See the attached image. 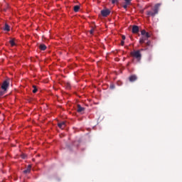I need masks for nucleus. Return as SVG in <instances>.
<instances>
[{
	"label": "nucleus",
	"instance_id": "nucleus-17",
	"mask_svg": "<svg viewBox=\"0 0 182 182\" xmlns=\"http://www.w3.org/2000/svg\"><path fill=\"white\" fill-rule=\"evenodd\" d=\"M23 173H24V174H28V173H31V170L28 169V168H27V169L23 171Z\"/></svg>",
	"mask_w": 182,
	"mask_h": 182
},
{
	"label": "nucleus",
	"instance_id": "nucleus-29",
	"mask_svg": "<svg viewBox=\"0 0 182 182\" xmlns=\"http://www.w3.org/2000/svg\"><path fill=\"white\" fill-rule=\"evenodd\" d=\"M140 50V53L142 52V50H144L143 48L140 49V50Z\"/></svg>",
	"mask_w": 182,
	"mask_h": 182
},
{
	"label": "nucleus",
	"instance_id": "nucleus-23",
	"mask_svg": "<svg viewBox=\"0 0 182 182\" xmlns=\"http://www.w3.org/2000/svg\"><path fill=\"white\" fill-rule=\"evenodd\" d=\"M66 87H67V89H70V83L68 82L66 84Z\"/></svg>",
	"mask_w": 182,
	"mask_h": 182
},
{
	"label": "nucleus",
	"instance_id": "nucleus-3",
	"mask_svg": "<svg viewBox=\"0 0 182 182\" xmlns=\"http://www.w3.org/2000/svg\"><path fill=\"white\" fill-rule=\"evenodd\" d=\"M8 87H9V80H6L1 85V89L2 90H4V92H6V90H8Z\"/></svg>",
	"mask_w": 182,
	"mask_h": 182
},
{
	"label": "nucleus",
	"instance_id": "nucleus-6",
	"mask_svg": "<svg viewBox=\"0 0 182 182\" xmlns=\"http://www.w3.org/2000/svg\"><path fill=\"white\" fill-rule=\"evenodd\" d=\"M129 82H136V80H137V75H132L129 76Z\"/></svg>",
	"mask_w": 182,
	"mask_h": 182
},
{
	"label": "nucleus",
	"instance_id": "nucleus-15",
	"mask_svg": "<svg viewBox=\"0 0 182 182\" xmlns=\"http://www.w3.org/2000/svg\"><path fill=\"white\" fill-rule=\"evenodd\" d=\"M9 43L11 44V46H15V41L14 40H11L9 41Z\"/></svg>",
	"mask_w": 182,
	"mask_h": 182
},
{
	"label": "nucleus",
	"instance_id": "nucleus-7",
	"mask_svg": "<svg viewBox=\"0 0 182 182\" xmlns=\"http://www.w3.org/2000/svg\"><path fill=\"white\" fill-rule=\"evenodd\" d=\"M77 112L78 113H82V112H85V107H82L80 106V105H77Z\"/></svg>",
	"mask_w": 182,
	"mask_h": 182
},
{
	"label": "nucleus",
	"instance_id": "nucleus-10",
	"mask_svg": "<svg viewBox=\"0 0 182 182\" xmlns=\"http://www.w3.org/2000/svg\"><path fill=\"white\" fill-rule=\"evenodd\" d=\"M3 30L6 31V32H9L11 31V27L8 23H5L4 26L3 27Z\"/></svg>",
	"mask_w": 182,
	"mask_h": 182
},
{
	"label": "nucleus",
	"instance_id": "nucleus-19",
	"mask_svg": "<svg viewBox=\"0 0 182 182\" xmlns=\"http://www.w3.org/2000/svg\"><path fill=\"white\" fill-rule=\"evenodd\" d=\"M130 4H127V3H125L124 5L123 6L124 9H127V6H129Z\"/></svg>",
	"mask_w": 182,
	"mask_h": 182
},
{
	"label": "nucleus",
	"instance_id": "nucleus-4",
	"mask_svg": "<svg viewBox=\"0 0 182 182\" xmlns=\"http://www.w3.org/2000/svg\"><path fill=\"white\" fill-rule=\"evenodd\" d=\"M150 36V34H146V36H141V37L139 38V43L143 45V43H144V42H146V41H147Z\"/></svg>",
	"mask_w": 182,
	"mask_h": 182
},
{
	"label": "nucleus",
	"instance_id": "nucleus-28",
	"mask_svg": "<svg viewBox=\"0 0 182 182\" xmlns=\"http://www.w3.org/2000/svg\"><path fill=\"white\" fill-rule=\"evenodd\" d=\"M27 168H28V169H29V170H30V171H31V169L32 168V166L28 165Z\"/></svg>",
	"mask_w": 182,
	"mask_h": 182
},
{
	"label": "nucleus",
	"instance_id": "nucleus-27",
	"mask_svg": "<svg viewBox=\"0 0 182 182\" xmlns=\"http://www.w3.org/2000/svg\"><path fill=\"white\" fill-rule=\"evenodd\" d=\"M121 45H122V46H124V41L122 40V41H121Z\"/></svg>",
	"mask_w": 182,
	"mask_h": 182
},
{
	"label": "nucleus",
	"instance_id": "nucleus-9",
	"mask_svg": "<svg viewBox=\"0 0 182 182\" xmlns=\"http://www.w3.org/2000/svg\"><path fill=\"white\" fill-rule=\"evenodd\" d=\"M139 31V26H132V33H138Z\"/></svg>",
	"mask_w": 182,
	"mask_h": 182
},
{
	"label": "nucleus",
	"instance_id": "nucleus-18",
	"mask_svg": "<svg viewBox=\"0 0 182 182\" xmlns=\"http://www.w3.org/2000/svg\"><path fill=\"white\" fill-rule=\"evenodd\" d=\"M146 46H151V41H148L146 43Z\"/></svg>",
	"mask_w": 182,
	"mask_h": 182
},
{
	"label": "nucleus",
	"instance_id": "nucleus-1",
	"mask_svg": "<svg viewBox=\"0 0 182 182\" xmlns=\"http://www.w3.org/2000/svg\"><path fill=\"white\" fill-rule=\"evenodd\" d=\"M159 9H160V4H156L154 7L153 11H146V15L149 17L152 16V18H154L156 15L159 14Z\"/></svg>",
	"mask_w": 182,
	"mask_h": 182
},
{
	"label": "nucleus",
	"instance_id": "nucleus-22",
	"mask_svg": "<svg viewBox=\"0 0 182 182\" xmlns=\"http://www.w3.org/2000/svg\"><path fill=\"white\" fill-rule=\"evenodd\" d=\"M109 87L110 89L113 90L116 87V86L114 85V84H111Z\"/></svg>",
	"mask_w": 182,
	"mask_h": 182
},
{
	"label": "nucleus",
	"instance_id": "nucleus-11",
	"mask_svg": "<svg viewBox=\"0 0 182 182\" xmlns=\"http://www.w3.org/2000/svg\"><path fill=\"white\" fill-rule=\"evenodd\" d=\"M39 48L41 50H46V46L45 44H41Z\"/></svg>",
	"mask_w": 182,
	"mask_h": 182
},
{
	"label": "nucleus",
	"instance_id": "nucleus-25",
	"mask_svg": "<svg viewBox=\"0 0 182 182\" xmlns=\"http://www.w3.org/2000/svg\"><path fill=\"white\" fill-rule=\"evenodd\" d=\"M122 41H125L126 40V36H122Z\"/></svg>",
	"mask_w": 182,
	"mask_h": 182
},
{
	"label": "nucleus",
	"instance_id": "nucleus-12",
	"mask_svg": "<svg viewBox=\"0 0 182 182\" xmlns=\"http://www.w3.org/2000/svg\"><path fill=\"white\" fill-rule=\"evenodd\" d=\"M80 9V6L76 5L74 6V12H79V10Z\"/></svg>",
	"mask_w": 182,
	"mask_h": 182
},
{
	"label": "nucleus",
	"instance_id": "nucleus-8",
	"mask_svg": "<svg viewBox=\"0 0 182 182\" xmlns=\"http://www.w3.org/2000/svg\"><path fill=\"white\" fill-rule=\"evenodd\" d=\"M58 126L60 129H65L66 127V122H62L58 124Z\"/></svg>",
	"mask_w": 182,
	"mask_h": 182
},
{
	"label": "nucleus",
	"instance_id": "nucleus-20",
	"mask_svg": "<svg viewBox=\"0 0 182 182\" xmlns=\"http://www.w3.org/2000/svg\"><path fill=\"white\" fill-rule=\"evenodd\" d=\"M6 91H5V90H3V91H0V96H4V95H5V92H6Z\"/></svg>",
	"mask_w": 182,
	"mask_h": 182
},
{
	"label": "nucleus",
	"instance_id": "nucleus-26",
	"mask_svg": "<svg viewBox=\"0 0 182 182\" xmlns=\"http://www.w3.org/2000/svg\"><path fill=\"white\" fill-rule=\"evenodd\" d=\"M26 155H25V154L21 155V159H26Z\"/></svg>",
	"mask_w": 182,
	"mask_h": 182
},
{
	"label": "nucleus",
	"instance_id": "nucleus-13",
	"mask_svg": "<svg viewBox=\"0 0 182 182\" xmlns=\"http://www.w3.org/2000/svg\"><path fill=\"white\" fill-rule=\"evenodd\" d=\"M147 34H149L148 32L146 31V30H142L141 31V36H147Z\"/></svg>",
	"mask_w": 182,
	"mask_h": 182
},
{
	"label": "nucleus",
	"instance_id": "nucleus-16",
	"mask_svg": "<svg viewBox=\"0 0 182 182\" xmlns=\"http://www.w3.org/2000/svg\"><path fill=\"white\" fill-rule=\"evenodd\" d=\"M125 3H127V5H130L132 4V0H124Z\"/></svg>",
	"mask_w": 182,
	"mask_h": 182
},
{
	"label": "nucleus",
	"instance_id": "nucleus-14",
	"mask_svg": "<svg viewBox=\"0 0 182 182\" xmlns=\"http://www.w3.org/2000/svg\"><path fill=\"white\" fill-rule=\"evenodd\" d=\"M33 93H36L38 92V88H36V85H33Z\"/></svg>",
	"mask_w": 182,
	"mask_h": 182
},
{
	"label": "nucleus",
	"instance_id": "nucleus-24",
	"mask_svg": "<svg viewBox=\"0 0 182 182\" xmlns=\"http://www.w3.org/2000/svg\"><path fill=\"white\" fill-rule=\"evenodd\" d=\"M93 32H95V29H93V28L90 31V33L91 35H93Z\"/></svg>",
	"mask_w": 182,
	"mask_h": 182
},
{
	"label": "nucleus",
	"instance_id": "nucleus-21",
	"mask_svg": "<svg viewBox=\"0 0 182 182\" xmlns=\"http://www.w3.org/2000/svg\"><path fill=\"white\" fill-rule=\"evenodd\" d=\"M112 4H117L119 2V0H110Z\"/></svg>",
	"mask_w": 182,
	"mask_h": 182
},
{
	"label": "nucleus",
	"instance_id": "nucleus-2",
	"mask_svg": "<svg viewBox=\"0 0 182 182\" xmlns=\"http://www.w3.org/2000/svg\"><path fill=\"white\" fill-rule=\"evenodd\" d=\"M131 56L134 58V59H136L137 62L141 60V53H140V50H134L131 52Z\"/></svg>",
	"mask_w": 182,
	"mask_h": 182
},
{
	"label": "nucleus",
	"instance_id": "nucleus-5",
	"mask_svg": "<svg viewBox=\"0 0 182 182\" xmlns=\"http://www.w3.org/2000/svg\"><path fill=\"white\" fill-rule=\"evenodd\" d=\"M110 9H105L101 11V15L104 17L109 16L110 15Z\"/></svg>",
	"mask_w": 182,
	"mask_h": 182
}]
</instances>
